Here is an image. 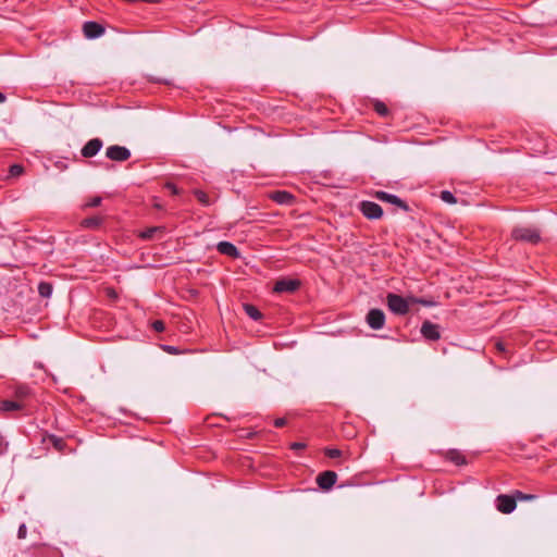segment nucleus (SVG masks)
Instances as JSON below:
<instances>
[{
	"label": "nucleus",
	"instance_id": "15",
	"mask_svg": "<svg viewBox=\"0 0 557 557\" xmlns=\"http://www.w3.org/2000/svg\"><path fill=\"white\" fill-rule=\"evenodd\" d=\"M216 249L220 253L225 255L227 257H232V258L239 257L238 249L236 248L235 245H233L230 242H220L216 246Z\"/></svg>",
	"mask_w": 557,
	"mask_h": 557
},
{
	"label": "nucleus",
	"instance_id": "20",
	"mask_svg": "<svg viewBox=\"0 0 557 557\" xmlns=\"http://www.w3.org/2000/svg\"><path fill=\"white\" fill-rule=\"evenodd\" d=\"M48 443L51 444L58 451H63L65 447V442L63 438L58 437L55 435L47 436Z\"/></svg>",
	"mask_w": 557,
	"mask_h": 557
},
{
	"label": "nucleus",
	"instance_id": "37",
	"mask_svg": "<svg viewBox=\"0 0 557 557\" xmlns=\"http://www.w3.org/2000/svg\"><path fill=\"white\" fill-rule=\"evenodd\" d=\"M7 97L3 92L0 91V103H3L5 101Z\"/></svg>",
	"mask_w": 557,
	"mask_h": 557
},
{
	"label": "nucleus",
	"instance_id": "27",
	"mask_svg": "<svg viewBox=\"0 0 557 557\" xmlns=\"http://www.w3.org/2000/svg\"><path fill=\"white\" fill-rule=\"evenodd\" d=\"M515 497H516V500H532L536 496L532 495V494H525V493L520 492V491H516Z\"/></svg>",
	"mask_w": 557,
	"mask_h": 557
},
{
	"label": "nucleus",
	"instance_id": "13",
	"mask_svg": "<svg viewBox=\"0 0 557 557\" xmlns=\"http://www.w3.org/2000/svg\"><path fill=\"white\" fill-rule=\"evenodd\" d=\"M421 334L430 341H437L441 337L440 327L430 321H424L421 326Z\"/></svg>",
	"mask_w": 557,
	"mask_h": 557
},
{
	"label": "nucleus",
	"instance_id": "12",
	"mask_svg": "<svg viewBox=\"0 0 557 557\" xmlns=\"http://www.w3.org/2000/svg\"><path fill=\"white\" fill-rule=\"evenodd\" d=\"M83 32L86 38L95 39L104 34V27L97 22H86L83 25Z\"/></svg>",
	"mask_w": 557,
	"mask_h": 557
},
{
	"label": "nucleus",
	"instance_id": "19",
	"mask_svg": "<svg viewBox=\"0 0 557 557\" xmlns=\"http://www.w3.org/2000/svg\"><path fill=\"white\" fill-rule=\"evenodd\" d=\"M244 310L247 313V315L255 321L260 320L262 317L259 309L257 307H255L253 305H249V304L244 305Z\"/></svg>",
	"mask_w": 557,
	"mask_h": 557
},
{
	"label": "nucleus",
	"instance_id": "4",
	"mask_svg": "<svg viewBox=\"0 0 557 557\" xmlns=\"http://www.w3.org/2000/svg\"><path fill=\"white\" fill-rule=\"evenodd\" d=\"M13 398L26 409L33 398V392L26 385H17L13 389Z\"/></svg>",
	"mask_w": 557,
	"mask_h": 557
},
{
	"label": "nucleus",
	"instance_id": "24",
	"mask_svg": "<svg viewBox=\"0 0 557 557\" xmlns=\"http://www.w3.org/2000/svg\"><path fill=\"white\" fill-rule=\"evenodd\" d=\"M440 197L444 202H447L449 205H455L457 202L456 197L449 190L441 191Z\"/></svg>",
	"mask_w": 557,
	"mask_h": 557
},
{
	"label": "nucleus",
	"instance_id": "14",
	"mask_svg": "<svg viewBox=\"0 0 557 557\" xmlns=\"http://www.w3.org/2000/svg\"><path fill=\"white\" fill-rule=\"evenodd\" d=\"M269 198L280 205H292L294 196L285 190H276L269 194Z\"/></svg>",
	"mask_w": 557,
	"mask_h": 557
},
{
	"label": "nucleus",
	"instance_id": "29",
	"mask_svg": "<svg viewBox=\"0 0 557 557\" xmlns=\"http://www.w3.org/2000/svg\"><path fill=\"white\" fill-rule=\"evenodd\" d=\"M22 172H23V166L20 164H13L10 166V174L12 176H18L22 174Z\"/></svg>",
	"mask_w": 557,
	"mask_h": 557
},
{
	"label": "nucleus",
	"instance_id": "33",
	"mask_svg": "<svg viewBox=\"0 0 557 557\" xmlns=\"http://www.w3.org/2000/svg\"><path fill=\"white\" fill-rule=\"evenodd\" d=\"M304 448H306V444L305 443L295 442V443L290 444V449H293V450H300V449H304Z\"/></svg>",
	"mask_w": 557,
	"mask_h": 557
},
{
	"label": "nucleus",
	"instance_id": "28",
	"mask_svg": "<svg viewBox=\"0 0 557 557\" xmlns=\"http://www.w3.org/2000/svg\"><path fill=\"white\" fill-rule=\"evenodd\" d=\"M324 454L329 458H338L342 456V451L337 448H325Z\"/></svg>",
	"mask_w": 557,
	"mask_h": 557
},
{
	"label": "nucleus",
	"instance_id": "30",
	"mask_svg": "<svg viewBox=\"0 0 557 557\" xmlns=\"http://www.w3.org/2000/svg\"><path fill=\"white\" fill-rule=\"evenodd\" d=\"M152 327H153V330H154V331H157V332H162V331H164V329H165L164 323H163V321H161V320H157V321H154V322L152 323Z\"/></svg>",
	"mask_w": 557,
	"mask_h": 557
},
{
	"label": "nucleus",
	"instance_id": "34",
	"mask_svg": "<svg viewBox=\"0 0 557 557\" xmlns=\"http://www.w3.org/2000/svg\"><path fill=\"white\" fill-rule=\"evenodd\" d=\"M410 301H411V304H421V305H424V306H429L430 305L429 301L423 300V299H418V298H414V297H410Z\"/></svg>",
	"mask_w": 557,
	"mask_h": 557
},
{
	"label": "nucleus",
	"instance_id": "7",
	"mask_svg": "<svg viewBox=\"0 0 557 557\" xmlns=\"http://www.w3.org/2000/svg\"><path fill=\"white\" fill-rule=\"evenodd\" d=\"M366 320L372 330H381L385 324V314L381 309H371Z\"/></svg>",
	"mask_w": 557,
	"mask_h": 557
},
{
	"label": "nucleus",
	"instance_id": "32",
	"mask_svg": "<svg viewBox=\"0 0 557 557\" xmlns=\"http://www.w3.org/2000/svg\"><path fill=\"white\" fill-rule=\"evenodd\" d=\"M165 188L169 189L173 195L180 194V189L172 183H166Z\"/></svg>",
	"mask_w": 557,
	"mask_h": 557
},
{
	"label": "nucleus",
	"instance_id": "26",
	"mask_svg": "<svg viewBox=\"0 0 557 557\" xmlns=\"http://www.w3.org/2000/svg\"><path fill=\"white\" fill-rule=\"evenodd\" d=\"M374 110H375V112H376L377 114H380V115H382V116H385V115H387V114H388V109H387L386 104H385V103H383V102H380V101H376V102L374 103Z\"/></svg>",
	"mask_w": 557,
	"mask_h": 557
},
{
	"label": "nucleus",
	"instance_id": "8",
	"mask_svg": "<svg viewBox=\"0 0 557 557\" xmlns=\"http://www.w3.org/2000/svg\"><path fill=\"white\" fill-rule=\"evenodd\" d=\"M300 286V281L295 278H282L276 281L273 290L275 293H294Z\"/></svg>",
	"mask_w": 557,
	"mask_h": 557
},
{
	"label": "nucleus",
	"instance_id": "35",
	"mask_svg": "<svg viewBox=\"0 0 557 557\" xmlns=\"http://www.w3.org/2000/svg\"><path fill=\"white\" fill-rule=\"evenodd\" d=\"M286 424V419L284 418H277L275 421H274V425L276 428H282Z\"/></svg>",
	"mask_w": 557,
	"mask_h": 557
},
{
	"label": "nucleus",
	"instance_id": "38",
	"mask_svg": "<svg viewBox=\"0 0 557 557\" xmlns=\"http://www.w3.org/2000/svg\"><path fill=\"white\" fill-rule=\"evenodd\" d=\"M165 350H166V351H169V352H174V351H176V349H175L174 347H172V346H166V347H165Z\"/></svg>",
	"mask_w": 557,
	"mask_h": 557
},
{
	"label": "nucleus",
	"instance_id": "31",
	"mask_svg": "<svg viewBox=\"0 0 557 557\" xmlns=\"http://www.w3.org/2000/svg\"><path fill=\"white\" fill-rule=\"evenodd\" d=\"M27 533V529L25 524H21L17 531L18 539H25Z\"/></svg>",
	"mask_w": 557,
	"mask_h": 557
},
{
	"label": "nucleus",
	"instance_id": "23",
	"mask_svg": "<svg viewBox=\"0 0 557 557\" xmlns=\"http://www.w3.org/2000/svg\"><path fill=\"white\" fill-rule=\"evenodd\" d=\"M193 193H194L195 197L197 198V200L201 205H203V206H210L211 205V200H210L209 196L205 191H202L200 189H195Z\"/></svg>",
	"mask_w": 557,
	"mask_h": 557
},
{
	"label": "nucleus",
	"instance_id": "18",
	"mask_svg": "<svg viewBox=\"0 0 557 557\" xmlns=\"http://www.w3.org/2000/svg\"><path fill=\"white\" fill-rule=\"evenodd\" d=\"M103 219L101 216H90L82 221V226L86 228H98L102 224Z\"/></svg>",
	"mask_w": 557,
	"mask_h": 557
},
{
	"label": "nucleus",
	"instance_id": "17",
	"mask_svg": "<svg viewBox=\"0 0 557 557\" xmlns=\"http://www.w3.org/2000/svg\"><path fill=\"white\" fill-rule=\"evenodd\" d=\"M445 458L457 466H463L467 463L466 457L461 451L457 449H450L446 453Z\"/></svg>",
	"mask_w": 557,
	"mask_h": 557
},
{
	"label": "nucleus",
	"instance_id": "2",
	"mask_svg": "<svg viewBox=\"0 0 557 557\" xmlns=\"http://www.w3.org/2000/svg\"><path fill=\"white\" fill-rule=\"evenodd\" d=\"M386 304L388 309L398 315H405L409 312V306L411 304L410 297L408 299L397 295L389 293L386 296Z\"/></svg>",
	"mask_w": 557,
	"mask_h": 557
},
{
	"label": "nucleus",
	"instance_id": "16",
	"mask_svg": "<svg viewBox=\"0 0 557 557\" xmlns=\"http://www.w3.org/2000/svg\"><path fill=\"white\" fill-rule=\"evenodd\" d=\"M25 408L21 405V403L13 399H4L0 401V411L3 413L11 412V411H20L24 410Z\"/></svg>",
	"mask_w": 557,
	"mask_h": 557
},
{
	"label": "nucleus",
	"instance_id": "22",
	"mask_svg": "<svg viewBox=\"0 0 557 557\" xmlns=\"http://www.w3.org/2000/svg\"><path fill=\"white\" fill-rule=\"evenodd\" d=\"M158 232L162 233L163 227H159V226L149 227L140 233V237L143 239H151V238H153L154 234Z\"/></svg>",
	"mask_w": 557,
	"mask_h": 557
},
{
	"label": "nucleus",
	"instance_id": "10",
	"mask_svg": "<svg viewBox=\"0 0 557 557\" xmlns=\"http://www.w3.org/2000/svg\"><path fill=\"white\" fill-rule=\"evenodd\" d=\"M337 474L334 471L327 470L324 472H321L317 476V483L320 488L322 490H330L333 487V485L336 483Z\"/></svg>",
	"mask_w": 557,
	"mask_h": 557
},
{
	"label": "nucleus",
	"instance_id": "1",
	"mask_svg": "<svg viewBox=\"0 0 557 557\" xmlns=\"http://www.w3.org/2000/svg\"><path fill=\"white\" fill-rule=\"evenodd\" d=\"M511 237L518 242L535 245L541 240V233L535 227L518 226L512 230Z\"/></svg>",
	"mask_w": 557,
	"mask_h": 557
},
{
	"label": "nucleus",
	"instance_id": "25",
	"mask_svg": "<svg viewBox=\"0 0 557 557\" xmlns=\"http://www.w3.org/2000/svg\"><path fill=\"white\" fill-rule=\"evenodd\" d=\"M102 198L100 196L90 197L85 203L84 208H95L101 205Z\"/></svg>",
	"mask_w": 557,
	"mask_h": 557
},
{
	"label": "nucleus",
	"instance_id": "3",
	"mask_svg": "<svg viewBox=\"0 0 557 557\" xmlns=\"http://www.w3.org/2000/svg\"><path fill=\"white\" fill-rule=\"evenodd\" d=\"M106 157L112 161L123 162L131 158V151L124 146L112 145L107 148Z\"/></svg>",
	"mask_w": 557,
	"mask_h": 557
},
{
	"label": "nucleus",
	"instance_id": "6",
	"mask_svg": "<svg viewBox=\"0 0 557 557\" xmlns=\"http://www.w3.org/2000/svg\"><path fill=\"white\" fill-rule=\"evenodd\" d=\"M516 506H517V500H516L515 495L509 496V495L502 494V495H498L496 498V507L503 513H511L516 509Z\"/></svg>",
	"mask_w": 557,
	"mask_h": 557
},
{
	"label": "nucleus",
	"instance_id": "36",
	"mask_svg": "<svg viewBox=\"0 0 557 557\" xmlns=\"http://www.w3.org/2000/svg\"><path fill=\"white\" fill-rule=\"evenodd\" d=\"M495 346H496L497 350L500 352H505L507 350L506 344L503 342H497Z\"/></svg>",
	"mask_w": 557,
	"mask_h": 557
},
{
	"label": "nucleus",
	"instance_id": "9",
	"mask_svg": "<svg viewBox=\"0 0 557 557\" xmlns=\"http://www.w3.org/2000/svg\"><path fill=\"white\" fill-rule=\"evenodd\" d=\"M374 197L381 201L395 205L406 212L409 211L408 205L404 200H401L399 197H397L396 195H392L386 191L379 190V191L374 193Z\"/></svg>",
	"mask_w": 557,
	"mask_h": 557
},
{
	"label": "nucleus",
	"instance_id": "21",
	"mask_svg": "<svg viewBox=\"0 0 557 557\" xmlns=\"http://www.w3.org/2000/svg\"><path fill=\"white\" fill-rule=\"evenodd\" d=\"M52 285L48 282H40L38 285V293L41 297L48 298L52 294Z\"/></svg>",
	"mask_w": 557,
	"mask_h": 557
},
{
	"label": "nucleus",
	"instance_id": "11",
	"mask_svg": "<svg viewBox=\"0 0 557 557\" xmlns=\"http://www.w3.org/2000/svg\"><path fill=\"white\" fill-rule=\"evenodd\" d=\"M102 146L103 143L100 138H92L85 144L81 150V153L84 158H92L100 151Z\"/></svg>",
	"mask_w": 557,
	"mask_h": 557
},
{
	"label": "nucleus",
	"instance_id": "5",
	"mask_svg": "<svg viewBox=\"0 0 557 557\" xmlns=\"http://www.w3.org/2000/svg\"><path fill=\"white\" fill-rule=\"evenodd\" d=\"M359 209L362 214L368 219H380L383 215L381 206L372 201H361Z\"/></svg>",
	"mask_w": 557,
	"mask_h": 557
}]
</instances>
